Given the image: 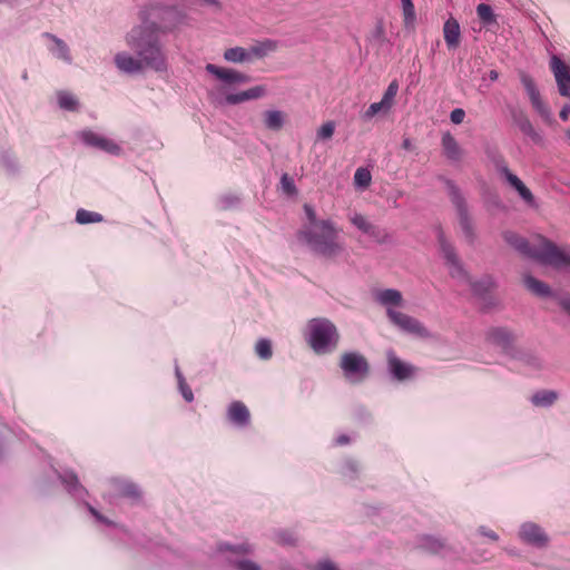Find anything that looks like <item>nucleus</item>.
Masks as SVG:
<instances>
[{
    "instance_id": "c85d7f7f",
    "label": "nucleus",
    "mask_w": 570,
    "mask_h": 570,
    "mask_svg": "<svg viewBox=\"0 0 570 570\" xmlns=\"http://www.w3.org/2000/svg\"><path fill=\"white\" fill-rule=\"evenodd\" d=\"M58 106L60 109L66 111H78L80 108V102L76 96L66 90H60L57 92Z\"/></svg>"
},
{
    "instance_id": "13d9d810",
    "label": "nucleus",
    "mask_w": 570,
    "mask_h": 570,
    "mask_svg": "<svg viewBox=\"0 0 570 570\" xmlns=\"http://www.w3.org/2000/svg\"><path fill=\"white\" fill-rule=\"evenodd\" d=\"M85 507L87 508L88 512L100 523L106 525H112L114 522L109 520L107 517L102 515L95 507H92L90 503L85 502Z\"/></svg>"
},
{
    "instance_id": "a18cd8bd",
    "label": "nucleus",
    "mask_w": 570,
    "mask_h": 570,
    "mask_svg": "<svg viewBox=\"0 0 570 570\" xmlns=\"http://www.w3.org/2000/svg\"><path fill=\"white\" fill-rule=\"evenodd\" d=\"M255 352L262 360H268L273 355L272 342L268 338H259L255 345Z\"/></svg>"
},
{
    "instance_id": "79ce46f5",
    "label": "nucleus",
    "mask_w": 570,
    "mask_h": 570,
    "mask_svg": "<svg viewBox=\"0 0 570 570\" xmlns=\"http://www.w3.org/2000/svg\"><path fill=\"white\" fill-rule=\"evenodd\" d=\"M0 164L9 175H17L19 173V165L17 159L8 150L0 153Z\"/></svg>"
},
{
    "instance_id": "f704fd0d",
    "label": "nucleus",
    "mask_w": 570,
    "mask_h": 570,
    "mask_svg": "<svg viewBox=\"0 0 570 570\" xmlns=\"http://www.w3.org/2000/svg\"><path fill=\"white\" fill-rule=\"evenodd\" d=\"M105 218L101 214L96 212H90L83 208H79L76 213V222L79 225H88L94 223H101Z\"/></svg>"
},
{
    "instance_id": "603ef678",
    "label": "nucleus",
    "mask_w": 570,
    "mask_h": 570,
    "mask_svg": "<svg viewBox=\"0 0 570 570\" xmlns=\"http://www.w3.org/2000/svg\"><path fill=\"white\" fill-rule=\"evenodd\" d=\"M484 203L488 207H493L499 210H503L505 208L503 202L497 193L488 191L484 194Z\"/></svg>"
},
{
    "instance_id": "2f4dec72",
    "label": "nucleus",
    "mask_w": 570,
    "mask_h": 570,
    "mask_svg": "<svg viewBox=\"0 0 570 570\" xmlns=\"http://www.w3.org/2000/svg\"><path fill=\"white\" fill-rule=\"evenodd\" d=\"M285 124L284 114L279 110H266L264 112V125L267 129L278 131Z\"/></svg>"
},
{
    "instance_id": "ddd939ff",
    "label": "nucleus",
    "mask_w": 570,
    "mask_h": 570,
    "mask_svg": "<svg viewBox=\"0 0 570 570\" xmlns=\"http://www.w3.org/2000/svg\"><path fill=\"white\" fill-rule=\"evenodd\" d=\"M503 239L520 254L540 262L543 252V238L541 237V246L539 248L531 246L529 240L512 230L502 233Z\"/></svg>"
},
{
    "instance_id": "dca6fc26",
    "label": "nucleus",
    "mask_w": 570,
    "mask_h": 570,
    "mask_svg": "<svg viewBox=\"0 0 570 570\" xmlns=\"http://www.w3.org/2000/svg\"><path fill=\"white\" fill-rule=\"evenodd\" d=\"M509 111L513 124L524 136L529 137L537 145H541L543 142L542 135L534 129L527 114L522 109L509 107Z\"/></svg>"
},
{
    "instance_id": "0eeeda50",
    "label": "nucleus",
    "mask_w": 570,
    "mask_h": 570,
    "mask_svg": "<svg viewBox=\"0 0 570 570\" xmlns=\"http://www.w3.org/2000/svg\"><path fill=\"white\" fill-rule=\"evenodd\" d=\"M340 367L344 377L353 384L363 382L370 374V364L358 352L344 353L341 356Z\"/></svg>"
},
{
    "instance_id": "72a5a7b5",
    "label": "nucleus",
    "mask_w": 570,
    "mask_h": 570,
    "mask_svg": "<svg viewBox=\"0 0 570 570\" xmlns=\"http://www.w3.org/2000/svg\"><path fill=\"white\" fill-rule=\"evenodd\" d=\"M224 59L233 63H243L250 61V52L243 47H233L224 52Z\"/></svg>"
},
{
    "instance_id": "c756f323",
    "label": "nucleus",
    "mask_w": 570,
    "mask_h": 570,
    "mask_svg": "<svg viewBox=\"0 0 570 570\" xmlns=\"http://www.w3.org/2000/svg\"><path fill=\"white\" fill-rule=\"evenodd\" d=\"M558 399L557 392L552 390H540L531 396V403L539 407H550Z\"/></svg>"
},
{
    "instance_id": "39448f33",
    "label": "nucleus",
    "mask_w": 570,
    "mask_h": 570,
    "mask_svg": "<svg viewBox=\"0 0 570 570\" xmlns=\"http://www.w3.org/2000/svg\"><path fill=\"white\" fill-rule=\"evenodd\" d=\"M438 179L442 181L448 190L451 203L453 204L456 214L461 230L463 233L464 238L470 245H473L476 239V234L472 224V219L470 217L469 207L464 196L462 195L459 186L454 180L439 175Z\"/></svg>"
},
{
    "instance_id": "f3484780",
    "label": "nucleus",
    "mask_w": 570,
    "mask_h": 570,
    "mask_svg": "<svg viewBox=\"0 0 570 570\" xmlns=\"http://www.w3.org/2000/svg\"><path fill=\"white\" fill-rule=\"evenodd\" d=\"M520 539L535 548H544L549 542V537L543 529L533 522H524L520 527L519 531Z\"/></svg>"
},
{
    "instance_id": "864d4df0",
    "label": "nucleus",
    "mask_w": 570,
    "mask_h": 570,
    "mask_svg": "<svg viewBox=\"0 0 570 570\" xmlns=\"http://www.w3.org/2000/svg\"><path fill=\"white\" fill-rule=\"evenodd\" d=\"M390 108L382 101H377V102H373L368 106V108L366 109V111L364 112V118L365 119H371L373 118L375 115H377L380 111H389Z\"/></svg>"
},
{
    "instance_id": "58836bf2",
    "label": "nucleus",
    "mask_w": 570,
    "mask_h": 570,
    "mask_svg": "<svg viewBox=\"0 0 570 570\" xmlns=\"http://www.w3.org/2000/svg\"><path fill=\"white\" fill-rule=\"evenodd\" d=\"M476 14L481 22L489 27L493 23H497V16L493 12V9L490 4L487 3H480L476 7Z\"/></svg>"
},
{
    "instance_id": "4c0bfd02",
    "label": "nucleus",
    "mask_w": 570,
    "mask_h": 570,
    "mask_svg": "<svg viewBox=\"0 0 570 570\" xmlns=\"http://www.w3.org/2000/svg\"><path fill=\"white\" fill-rule=\"evenodd\" d=\"M450 268V276L453 278H460L464 281L465 283L470 281L471 275L465 269L464 265L462 264L461 259L458 257L453 259L452 262L446 264Z\"/></svg>"
},
{
    "instance_id": "1a4fd4ad",
    "label": "nucleus",
    "mask_w": 570,
    "mask_h": 570,
    "mask_svg": "<svg viewBox=\"0 0 570 570\" xmlns=\"http://www.w3.org/2000/svg\"><path fill=\"white\" fill-rule=\"evenodd\" d=\"M543 265L570 272V254L559 248L553 242L543 238V252L540 258Z\"/></svg>"
},
{
    "instance_id": "f03ea898",
    "label": "nucleus",
    "mask_w": 570,
    "mask_h": 570,
    "mask_svg": "<svg viewBox=\"0 0 570 570\" xmlns=\"http://www.w3.org/2000/svg\"><path fill=\"white\" fill-rule=\"evenodd\" d=\"M205 70L222 82L219 92L224 97L219 101L220 105L236 106L244 101L261 99L267 94V88L264 85H258L240 92H233V86L249 83L253 80L249 75L236 69L207 63Z\"/></svg>"
},
{
    "instance_id": "4468645a",
    "label": "nucleus",
    "mask_w": 570,
    "mask_h": 570,
    "mask_svg": "<svg viewBox=\"0 0 570 570\" xmlns=\"http://www.w3.org/2000/svg\"><path fill=\"white\" fill-rule=\"evenodd\" d=\"M387 371L395 381H406L414 376L416 367L410 363L402 361L393 350L386 353Z\"/></svg>"
},
{
    "instance_id": "412c9836",
    "label": "nucleus",
    "mask_w": 570,
    "mask_h": 570,
    "mask_svg": "<svg viewBox=\"0 0 570 570\" xmlns=\"http://www.w3.org/2000/svg\"><path fill=\"white\" fill-rule=\"evenodd\" d=\"M442 153L444 157L452 164L459 163L463 157V149L460 147L454 136L446 131L441 138Z\"/></svg>"
},
{
    "instance_id": "6e6552de",
    "label": "nucleus",
    "mask_w": 570,
    "mask_h": 570,
    "mask_svg": "<svg viewBox=\"0 0 570 570\" xmlns=\"http://www.w3.org/2000/svg\"><path fill=\"white\" fill-rule=\"evenodd\" d=\"M485 341L499 347L503 354L511 357L515 352V333L507 326H491L484 333Z\"/></svg>"
},
{
    "instance_id": "774afa93",
    "label": "nucleus",
    "mask_w": 570,
    "mask_h": 570,
    "mask_svg": "<svg viewBox=\"0 0 570 570\" xmlns=\"http://www.w3.org/2000/svg\"><path fill=\"white\" fill-rule=\"evenodd\" d=\"M355 415L357 420L362 422H366L371 419L370 412H367V410L362 406L356 409Z\"/></svg>"
},
{
    "instance_id": "09e8293b",
    "label": "nucleus",
    "mask_w": 570,
    "mask_h": 570,
    "mask_svg": "<svg viewBox=\"0 0 570 570\" xmlns=\"http://www.w3.org/2000/svg\"><path fill=\"white\" fill-rule=\"evenodd\" d=\"M281 186L283 191L289 197L296 196L298 193L294 179L286 173L281 177Z\"/></svg>"
},
{
    "instance_id": "e2e57ef3",
    "label": "nucleus",
    "mask_w": 570,
    "mask_h": 570,
    "mask_svg": "<svg viewBox=\"0 0 570 570\" xmlns=\"http://www.w3.org/2000/svg\"><path fill=\"white\" fill-rule=\"evenodd\" d=\"M464 117H465V111H464V109H462V108H454V109L450 112V120H451L454 125H460L461 122H463Z\"/></svg>"
},
{
    "instance_id": "e433bc0d",
    "label": "nucleus",
    "mask_w": 570,
    "mask_h": 570,
    "mask_svg": "<svg viewBox=\"0 0 570 570\" xmlns=\"http://www.w3.org/2000/svg\"><path fill=\"white\" fill-rule=\"evenodd\" d=\"M366 235H368L374 242H376L380 245L391 244L393 240L392 235L387 232V229L376 226L374 224H372L370 232Z\"/></svg>"
},
{
    "instance_id": "4be33fe9",
    "label": "nucleus",
    "mask_w": 570,
    "mask_h": 570,
    "mask_svg": "<svg viewBox=\"0 0 570 570\" xmlns=\"http://www.w3.org/2000/svg\"><path fill=\"white\" fill-rule=\"evenodd\" d=\"M504 179L509 184V186L519 194L520 198L528 206L532 208L538 207V203L534 195L515 174L511 173Z\"/></svg>"
},
{
    "instance_id": "cd10ccee",
    "label": "nucleus",
    "mask_w": 570,
    "mask_h": 570,
    "mask_svg": "<svg viewBox=\"0 0 570 570\" xmlns=\"http://www.w3.org/2000/svg\"><path fill=\"white\" fill-rule=\"evenodd\" d=\"M436 238L445 264L459 257L454 246L445 237L442 227L436 228Z\"/></svg>"
},
{
    "instance_id": "393cba45",
    "label": "nucleus",
    "mask_w": 570,
    "mask_h": 570,
    "mask_svg": "<svg viewBox=\"0 0 570 570\" xmlns=\"http://www.w3.org/2000/svg\"><path fill=\"white\" fill-rule=\"evenodd\" d=\"M416 546L419 549L436 554L444 548V541L440 538L430 534H422L417 537Z\"/></svg>"
},
{
    "instance_id": "6e6d98bb",
    "label": "nucleus",
    "mask_w": 570,
    "mask_h": 570,
    "mask_svg": "<svg viewBox=\"0 0 570 570\" xmlns=\"http://www.w3.org/2000/svg\"><path fill=\"white\" fill-rule=\"evenodd\" d=\"M352 224L357 227L362 233L367 234L372 226V223L367 222L361 214H355L351 218Z\"/></svg>"
},
{
    "instance_id": "473e14b6",
    "label": "nucleus",
    "mask_w": 570,
    "mask_h": 570,
    "mask_svg": "<svg viewBox=\"0 0 570 570\" xmlns=\"http://www.w3.org/2000/svg\"><path fill=\"white\" fill-rule=\"evenodd\" d=\"M376 301L385 306H397L402 303V294L397 289L386 288L377 293Z\"/></svg>"
},
{
    "instance_id": "052dcab7",
    "label": "nucleus",
    "mask_w": 570,
    "mask_h": 570,
    "mask_svg": "<svg viewBox=\"0 0 570 570\" xmlns=\"http://www.w3.org/2000/svg\"><path fill=\"white\" fill-rule=\"evenodd\" d=\"M223 209H230L240 203V198L235 195H224L219 199Z\"/></svg>"
},
{
    "instance_id": "37998d69",
    "label": "nucleus",
    "mask_w": 570,
    "mask_h": 570,
    "mask_svg": "<svg viewBox=\"0 0 570 570\" xmlns=\"http://www.w3.org/2000/svg\"><path fill=\"white\" fill-rule=\"evenodd\" d=\"M510 358L521 361L525 365L531 366L533 368H540L542 365L541 360L537 355L520 350H515V352Z\"/></svg>"
},
{
    "instance_id": "de8ad7c7",
    "label": "nucleus",
    "mask_w": 570,
    "mask_h": 570,
    "mask_svg": "<svg viewBox=\"0 0 570 570\" xmlns=\"http://www.w3.org/2000/svg\"><path fill=\"white\" fill-rule=\"evenodd\" d=\"M358 473V463L353 459H347L342 466V474L350 479L355 480Z\"/></svg>"
},
{
    "instance_id": "f8f14e48",
    "label": "nucleus",
    "mask_w": 570,
    "mask_h": 570,
    "mask_svg": "<svg viewBox=\"0 0 570 570\" xmlns=\"http://www.w3.org/2000/svg\"><path fill=\"white\" fill-rule=\"evenodd\" d=\"M386 314L393 325L399 327L402 332L409 334H415L419 336L426 335L428 331L425 326L416 318L387 307Z\"/></svg>"
},
{
    "instance_id": "7ed1b4c3",
    "label": "nucleus",
    "mask_w": 570,
    "mask_h": 570,
    "mask_svg": "<svg viewBox=\"0 0 570 570\" xmlns=\"http://www.w3.org/2000/svg\"><path fill=\"white\" fill-rule=\"evenodd\" d=\"M304 210L309 222V226L299 232L303 238L315 254L331 258L338 255L343 247L335 240L337 232L330 219L317 220L314 208L305 204Z\"/></svg>"
},
{
    "instance_id": "a211bd4d",
    "label": "nucleus",
    "mask_w": 570,
    "mask_h": 570,
    "mask_svg": "<svg viewBox=\"0 0 570 570\" xmlns=\"http://www.w3.org/2000/svg\"><path fill=\"white\" fill-rule=\"evenodd\" d=\"M57 476L65 487L66 491L77 500H83L88 495V490L80 483L77 473L73 470L57 472Z\"/></svg>"
},
{
    "instance_id": "680f3d73",
    "label": "nucleus",
    "mask_w": 570,
    "mask_h": 570,
    "mask_svg": "<svg viewBox=\"0 0 570 570\" xmlns=\"http://www.w3.org/2000/svg\"><path fill=\"white\" fill-rule=\"evenodd\" d=\"M557 304L560 308L570 316V294L561 293L559 297H557Z\"/></svg>"
},
{
    "instance_id": "20e7f679",
    "label": "nucleus",
    "mask_w": 570,
    "mask_h": 570,
    "mask_svg": "<svg viewBox=\"0 0 570 570\" xmlns=\"http://www.w3.org/2000/svg\"><path fill=\"white\" fill-rule=\"evenodd\" d=\"M307 327V342L316 354H327L337 347L340 333L332 321L315 317L308 321Z\"/></svg>"
},
{
    "instance_id": "9b49d317",
    "label": "nucleus",
    "mask_w": 570,
    "mask_h": 570,
    "mask_svg": "<svg viewBox=\"0 0 570 570\" xmlns=\"http://www.w3.org/2000/svg\"><path fill=\"white\" fill-rule=\"evenodd\" d=\"M78 137L85 146L105 151L109 155L118 156L121 153V147L117 142L98 135L91 129L79 131Z\"/></svg>"
},
{
    "instance_id": "3c124183",
    "label": "nucleus",
    "mask_w": 570,
    "mask_h": 570,
    "mask_svg": "<svg viewBox=\"0 0 570 570\" xmlns=\"http://www.w3.org/2000/svg\"><path fill=\"white\" fill-rule=\"evenodd\" d=\"M237 570H263L262 567L249 559L229 560Z\"/></svg>"
},
{
    "instance_id": "5fc2aeb1",
    "label": "nucleus",
    "mask_w": 570,
    "mask_h": 570,
    "mask_svg": "<svg viewBox=\"0 0 570 570\" xmlns=\"http://www.w3.org/2000/svg\"><path fill=\"white\" fill-rule=\"evenodd\" d=\"M334 131H335L334 121H326L317 130V138L321 140L330 139L334 135Z\"/></svg>"
},
{
    "instance_id": "4d7b16f0",
    "label": "nucleus",
    "mask_w": 570,
    "mask_h": 570,
    "mask_svg": "<svg viewBox=\"0 0 570 570\" xmlns=\"http://www.w3.org/2000/svg\"><path fill=\"white\" fill-rule=\"evenodd\" d=\"M85 507L87 508L88 512L100 523L106 525H112L114 522L109 520L107 517L102 515L95 507H92L90 503L85 502Z\"/></svg>"
},
{
    "instance_id": "338daca9",
    "label": "nucleus",
    "mask_w": 570,
    "mask_h": 570,
    "mask_svg": "<svg viewBox=\"0 0 570 570\" xmlns=\"http://www.w3.org/2000/svg\"><path fill=\"white\" fill-rule=\"evenodd\" d=\"M478 531H479V533L481 535L487 537V538H489V539H491L493 541H498L499 540V535L494 531L488 529L484 525L479 527Z\"/></svg>"
},
{
    "instance_id": "7c9ffc66",
    "label": "nucleus",
    "mask_w": 570,
    "mask_h": 570,
    "mask_svg": "<svg viewBox=\"0 0 570 570\" xmlns=\"http://www.w3.org/2000/svg\"><path fill=\"white\" fill-rule=\"evenodd\" d=\"M115 484L117 485L121 497L131 499L134 501L141 499V491L136 483L130 481L115 480Z\"/></svg>"
},
{
    "instance_id": "f257e3e1",
    "label": "nucleus",
    "mask_w": 570,
    "mask_h": 570,
    "mask_svg": "<svg viewBox=\"0 0 570 570\" xmlns=\"http://www.w3.org/2000/svg\"><path fill=\"white\" fill-rule=\"evenodd\" d=\"M141 20V23L134 26L127 32L126 45L148 69L165 72L168 69V62L160 40V27L146 17Z\"/></svg>"
},
{
    "instance_id": "8fccbe9b",
    "label": "nucleus",
    "mask_w": 570,
    "mask_h": 570,
    "mask_svg": "<svg viewBox=\"0 0 570 570\" xmlns=\"http://www.w3.org/2000/svg\"><path fill=\"white\" fill-rule=\"evenodd\" d=\"M399 90V83L396 80H393L386 88L383 94L382 101L391 109L394 98Z\"/></svg>"
},
{
    "instance_id": "aec40b11",
    "label": "nucleus",
    "mask_w": 570,
    "mask_h": 570,
    "mask_svg": "<svg viewBox=\"0 0 570 570\" xmlns=\"http://www.w3.org/2000/svg\"><path fill=\"white\" fill-rule=\"evenodd\" d=\"M523 284L533 295L541 298H553L557 302V297L561 294L553 291L547 283L530 274L523 276Z\"/></svg>"
},
{
    "instance_id": "6ab92c4d",
    "label": "nucleus",
    "mask_w": 570,
    "mask_h": 570,
    "mask_svg": "<svg viewBox=\"0 0 570 570\" xmlns=\"http://www.w3.org/2000/svg\"><path fill=\"white\" fill-rule=\"evenodd\" d=\"M114 62L118 70L127 75H138L148 69L138 57L125 51L116 53Z\"/></svg>"
},
{
    "instance_id": "b1692460",
    "label": "nucleus",
    "mask_w": 570,
    "mask_h": 570,
    "mask_svg": "<svg viewBox=\"0 0 570 570\" xmlns=\"http://www.w3.org/2000/svg\"><path fill=\"white\" fill-rule=\"evenodd\" d=\"M443 36L445 43L449 49H455L460 45V37H461V30H460V23L459 21L450 17L443 26Z\"/></svg>"
},
{
    "instance_id": "c03bdc74",
    "label": "nucleus",
    "mask_w": 570,
    "mask_h": 570,
    "mask_svg": "<svg viewBox=\"0 0 570 570\" xmlns=\"http://www.w3.org/2000/svg\"><path fill=\"white\" fill-rule=\"evenodd\" d=\"M402 9H403V17H404V24L406 28L413 27L416 14H415V8L412 0H401Z\"/></svg>"
},
{
    "instance_id": "69168bd1",
    "label": "nucleus",
    "mask_w": 570,
    "mask_h": 570,
    "mask_svg": "<svg viewBox=\"0 0 570 570\" xmlns=\"http://www.w3.org/2000/svg\"><path fill=\"white\" fill-rule=\"evenodd\" d=\"M372 37L379 41H384L385 39V31L383 24L380 22L375 26Z\"/></svg>"
},
{
    "instance_id": "9d476101",
    "label": "nucleus",
    "mask_w": 570,
    "mask_h": 570,
    "mask_svg": "<svg viewBox=\"0 0 570 570\" xmlns=\"http://www.w3.org/2000/svg\"><path fill=\"white\" fill-rule=\"evenodd\" d=\"M520 81L524 87L533 109L542 119L550 121L552 118L551 109L541 99V95L534 79L527 72H521Z\"/></svg>"
},
{
    "instance_id": "0e129e2a",
    "label": "nucleus",
    "mask_w": 570,
    "mask_h": 570,
    "mask_svg": "<svg viewBox=\"0 0 570 570\" xmlns=\"http://www.w3.org/2000/svg\"><path fill=\"white\" fill-rule=\"evenodd\" d=\"M276 535H277L278 541L281 543H283V544H286V546H294L295 544V539L287 531H278L276 533Z\"/></svg>"
},
{
    "instance_id": "49530a36",
    "label": "nucleus",
    "mask_w": 570,
    "mask_h": 570,
    "mask_svg": "<svg viewBox=\"0 0 570 570\" xmlns=\"http://www.w3.org/2000/svg\"><path fill=\"white\" fill-rule=\"evenodd\" d=\"M371 173L366 168H357L354 174V184L360 188H366L371 184Z\"/></svg>"
},
{
    "instance_id": "bf43d9fd",
    "label": "nucleus",
    "mask_w": 570,
    "mask_h": 570,
    "mask_svg": "<svg viewBox=\"0 0 570 570\" xmlns=\"http://www.w3.org/2000/svg\"><path fill=\"white\" fill-rule=\"evenodd\" d=\"M85 507L87 508L88 512L100 523L106 525H112L114 522L109 520L107 517L102 515L95 507H92L90 503L85 502Z\"/></svg>"
},
{
    "instance_id": "c9c22d12",
    "label": "nucleus",
    "mask_w": 570,
    "mask_h": 570,
    "mask_svg": "<svg viewBox=\"0 0 570 570\" xmlns=\"http://www.w3.org/2000/svg\"><path fill=\"white\" fill-rule=\"evenodd\" d=\"M216 551L219 553L233 552L235 554H249L252 553V547L248 543L230 544L228 542H220L217 544Z\"/></svg>"
},
{
    "instance_id": "a19ab883",
    "label": "nucleus",
    "mask_w": 570,
    "mask_h": 570,
    "mask_svg": "<svg viewBox=\"0 0 570 570\" xmlns=\"http://www.w3.org/2000/svg\"><path fill=\"white\" fill-rule=\"evenodd\" d=\"M175 375H176V379L178 382V389H179L181 396L184 397V400L186 402H188V403L193 402L194 393H193L190 386L187 384V382L177 364L175 366Z\"/></svg>"
},
{
    "instance_id": "bb28decb",
    "label": "nucleus",
    "mask_w": 570,
    "mask_h": 570,
    "mask_svg": "<svg viewBox=\"0 0 570 570\" xmlns=\"http://www.w3.org/2000/svg\"><path fill=\"white\" fill-rule=\"evenodd\" d=\"M43 36L55 43V48L51 49L53 56L70 65L72 62V57L68 45L56 35L45 32Z\"/></svg>"
},
{
    "instance_id": "a878e982",
    "label": "nucleus",
    "mask_w": 570,
    "mask_h": 570,
    "mask_svg": "<svg viewBox=\"0 0 570 570\" xmlns=\"http://www.w3.org/2000/svg\"><path fill=\"white\" fill-rule=\"evenodd\" d=\"M485 155L488 159L493 164L495 167L498 174L505 178L512 171L509 169L508 164L503 157V155L499 151L498 148L494 147H487L485 148Z\"/></svg>"
},
{
    "instance_id": "5701e85b",
    "label": "nucleus",
    "mask_w": 570,
    "mask_h": 570,
    "mask_svg": "<svg viewBox=\"0 0 570 570\" xmlns=\"http://www.w3.org/2000/svg\"><path fill=\"white\" fill-rule=\"evenodd\" d=\"M228 419L238 428H246L250 422V413L240 401H234L228 407Z\"/></svg>"
},
{
    "instance_id": "ea45409f",
    "label": "nucleus",
    "mask_w": 570,
    "mask_h": 570,
    "mask_svg": "<svg viewBox=\"0 0 570 570\" xmlns=\"http://www.w3.org/2000/svg\"><path fill=\"white\" fill-rule=\"evenodd\" d=\"M275 49H276V41L267 39L265 41L258 42L255 46H252L250 49L248 50V52H250V58L253 56H255L257 58H263L268 52L274 51Z\"/></svg>"
},
{
    "instance_id": "423d86ee",
    "label": "nucleus",
    "mask_w": 570,
    "mask_h": 570,
    "mask_svg": "<svg viewBox=\"0 0 570 570\" xmlns=\"http://www.w3.org/2000/svg\"><path fill=\"white\" fill-rule=\"evenodd\" d=\"M466 283L470 286L473 297L481 302L480 311L482 313H489L499 306V299L492 294V292L498 287L494 276L491 274H484L479 279H473L471 277Z\"/></svg>"
},
{
    "instance_id": "2eb2a0df",
    "label": "nucleus",
    "mask_w": 570,
    "mask_h": 570,
    "mask_svg": "<svg viewBox=\"0 0 570 570\" xmlns=\"http://www.w3.org/2000/svg\"><path fill=\"white\" fill-rule=\"evenodd\" d=\"M550 68L554 75L559 94L562 97L570 98V67L560 57L552 56Z\"/></svg>"
}]
</instances>
